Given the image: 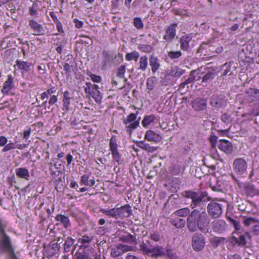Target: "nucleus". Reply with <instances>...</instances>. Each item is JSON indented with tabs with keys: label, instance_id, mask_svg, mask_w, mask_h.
Here are the masks:
<instances>
[{
	"label": "nucleus",
	"instance_id": "obj_1",
	"mask_svg": "<svg viewBox=\"0 0 259 259\" xmlns=\"http://www.w3.org/2000/svg\"><path fill=\"white\" fill-rule=\"evenodd\" d=\"M210 220L205 212H200L194 210L188 216L187 225L189 231L195 232L198 229L202 233H206L208 231Z\"/></svg>",
	"mask_w": 259,
	"mask_h": 259
},
{
	"label": "nucleus",
	"instance_id": "obj_2",
	"mask_svg": "<svg viewBox=\"0 0 259 259\" xmlns=\"http://www.w3.org/2000/svg\"><path fill=\"white\" fill-rule=\"evenodd\" d=\"M7 223L0 219V252L7 253L10 259H18L14 253L11 239L5 232Z\"/></svg>",
	"mask_w": 259,
	"mask_h": 259
},
{
	"label": "nucleus",
	"instance_id": "obj_3",
	"mask_svg": "<svg viewBox=\"0 0 259 259\" xmlns=\"http://www.w3.org/2000/svg\"><path fill=\"white\" fill-rule=\"evenodd\" d=\"M227 103L228 99L223 94H213L210 98L209 104L215 108H225Z\"/></svg>",
	"mask_w": 259,
	"mask_h": 259
},
{
	"label": "nucleus",
	"instance_id": "obj_4",
	"mask_svg": "<svg viewBox=\"0 0 259 259\" xmlns=\"http://www.w3.org/2000/svg\"><path fill=\"white\" fill-rule=\"evenodd\" d=\"M244 100L248 104L259 101V90L256 88H249L244 93Z\"/></svg>",
	"mask_w": 259,
	"mask_h": 259
},
{
	"label": "nucleus",
	"instance_id": "obj_5",
	"mask_svg": "<svg viewBox=\"0 0 259 259\" xmlns=\"http://www.w3.org/2000/svg\"><path fill=\"white\" fill-rule=\"evenodd\" d=\"M205 245V239L203 235L195 233L192 238V246L193 249L199 251L203 249Z\"/></svg>",
	"mask_w": 259,
	"mask_h": 259
},
{
	"label": "nucleus",
	"instance_id": "obj_6",
	"mask_svg": "<svg viewBox=\"0 0 259 259\" xmlns=\"http://www.w3.org/2000/svg\"><path fill=\"white\" fill-rule=\"evenodd\" d=\"M180 184L179 179L172 178L165 180L164 186L169 193H176L180 188Z\"/></svg>",
	"mask_w": 259,
	"mask_h": 259
},
{
	"label": "nucleus",
	"instance_id": "obj_7",
	"mask_svg": "<svg viewBox=\"0 0 259 259\" xmlns=\"http://www.w3.org/2000/svg\"><path fill=\"white\" fill-rule=\"evenodd\" d=\"M109 148L110 151L111 152L113 160L117 162L118 164H119L121 155L118 152L117 149L118 145L117 144L116 139L114 137H112L110 140Z\"/></svg>",
	"mask_w": 259,
	"mask_h": 259
},
{
	"label": "nucleus",
	"instance_id": "obj_8",
	"mask_svg": "<svg viewBox=\"0 0 259 259\" xmlns=\"http://www.w3.org/2000/svg\"><path fill=\"white\" fill-rule=\"evenodd\" d=\"M233 167L234 171L238 175H242L246 172L247 164L245 159L242 158H239L234 160Z\"/></svg>",
	"mask_w": 259,
	"mask_h": 259
},
{
	"label": "nucleus",
	"instance_id": "obj_9",
	"mask_svg": "<svg viewBox=\"0 0 259 259\" xmlns=\"http://www.w3.org/2000/svg\"><path fill=\"white\" fill-rule=\"evenodd\" d=\"M207 211L212 218H219L222 213L221 204L214 201L210 202L207 206Z\"/></svg>",
	"mask_w": 259,
	"mask_h": 259
},
{
	"label": "nucleus",
	"instance_id": "obj_10",
	"mask_svg": "<svg viewBox=\"0 0 259 259\" xmlns=\"http://www.w3.org/2000/svg\"><path fill=\"white\" fill-rule=\"evenodd\" d=\"M243 223L246 226H252L251 232L254 235H259V220L256 218L248 217L245 218Z\"/></svg>",
	"mask_w": 259,
	"mask_h": 259
},
{
	"label": "nucleus",
	"instance_id": "obj_11",
	"mask_svg": "<svg viewBox=\"0 0 259 259\" xmlns=\"http://www.w3.org/2000/svg\"><path fill=\"white\" fill-rule=\"evenodd\" d=\"M29 26L32 30L33 35H40L46 34V28L42 25L38 24L36 21L31 19L29 21Z\"/></svg>",
	"mask_w": 259,
	"mask_h": 259
},
{
	"label": "nucleus",
	"instance_id": "obj_12",
	"mask_svg": "<svg viewBox=\"0 0 259 259\" xmlns=\"http://www.w3.org/2000/svg\"><path fill=\"white\" fill-rule=\"evenodd\" d=\"M177 25L178 24L177 23H173L166 27L163 39L167 42H170L174 39L176 34V28Z\"/></svg>",
	"mask_w": 259,
	"mask_h": 259
},
{
	"label": "nucleus",
	"instance_id": "obj_13",
	"mask_svg": "<svg viewBox=\"0 0 259 259\" xmlns=\"http://www.w3.org/2000/svg\"><path fill=\"white\" fill-rule=\"evenodd\" d=\"M212 229L213 231L218 233H222L227 230V225L225 222L222 220H216L212 223Z\"/></svg>",
	"mask_w": 259,
	"mask_h": 259
},
{
	"label": "nucleus",
	"instance_id": "obj_14",
	"mask_svg": "<svg viewBox=\"0 0 259 259\" xmlns=\"http://www.w3.org/2000/svg\"><path fill=\"white\" fill-rule=\"evenodd\" d=\"M218 147L221 151L228 154H231L233 151V146L231 143L228 140H220L218 144Z\"/></svg>",
	"mask_w": 259,
	"mask_h": 259
},
{
	"label": "nucleus",
	"instance_id": "obj_15",
	"mask_svg": "<svg viewBox=\"0 0 259 259\" xmlns=\"http://www.w3.org/2000/svg\"><path fill=\"white\" fill-rule=\"evenodd\" d=\"M117 219L130 217L132 214V209L129 205H124L120 207L116 208Z\"/></svg>",
	"mask_w": 259,
	"mask_h": 259
},
{
	"label": "nucleus",
	"instance_id": "obj_16",
	"mask_svg": "<svg viewBox=\"0 0 259 259\" xmlns=\"http://www.w3.org/2000/svg\"><path fill=\"white\" fill-rule=\"evenodd\" d=\"M14 79L12 75H8V78L3 84L2 93L4 95H8L10 91L14 88Z\"/></svg>",
	"mask_w": 259,
	"mask_h": 259
},
{
	"label": "nucleus",
	"instance_id": "obj_17",
	"mask_svg": "<svg viewBox=\"0 0 259 259\" xmlns=\"http://www.w3.org/2000/svg\"><path fill=\"white\" fill-rule=\"evenodd\" d=\"M192 107L197 111L205 110L207 107L206 100L204 98H196L192 102Z\"/></svg>",
	"mask_w": 259,
	"mask_h": 259
},
{
	"label": "nucleus",
	"instance_id": "obj_18",
	"mask_svg": "<svg viewBox=\"0 0 259 259\" xmlns=\"http://www.w3.org/2000/svg\"><path fill=\"white\" fill-rule=\"evenodd\" d=\"M17 178L25 181H28L30 176L29 170L25 167H19L15 169Z\"/></svg>",
	"mask_w": 259,
	"mask_h": 259
},
{
	"label": "nucleus",
	"instance_id": "obj_19",
	"mask_svg": "<svg viewBox=\"0 0 259 259\" xmlns=\"http://www.w3.org/2000/svg\"><path fill=\"white\" fill-rule=\"evenodd\" d=\"M149 60L151 71L152 73H155L160 67V61L157 57L153 55L150 56Z\"/></svg>",
	"mask_w": 259,
	"mask_h": 259
},
{
	"label": "nucleus",
	"instance_id": "obj_20",
	"mask_svg": "<svg viewBox=\"0 0 259 259\" xmlns=\"http://www.w3.org/2000/svg\"><path fill=\"white\" fill-rule=\"evenodd\" d=\"M239 187L243 188L248 194H259V191L252 184L249 182L239 184Z\"/></svg>",
	"mask_w": 259,
	"mask_h": 259
},
{
	"label": "nucleus",
	"instance_id": "obj_21",
	"mask_svg": "<svg viewBox=\"0 0 259 259\" xmlns=\"http://www.w3.org/2000/svg\"><path fill=\"white\" fill-rule=\"evenodd\" d=\"M233 234L236 235L238 242V245L242 247L246 245L247 238H251V236L248 232H246L244 233H242L241 232L233 233Z\"/></svg>",
	"mask_w": 259,
	"mask_h": 259
},
{
	"label": "nucleus",
	"instance_id": "obj_22",
	"mask_svg": "<svg viewBox=\"0 0 259 259\" xmlns=\"http://www.w3.org/2000/svg\"><path fill=\"white\" fill-rule=\"evenodd\" d=\"M188 197H191L192 199L191 206L193 208L197 205L200 204V203L207 201L208 198L207 197V195H186Z\"/></svg>",
	"mask_w": 259,
	"mask_h": 259
},
{
	"label": "nucleus",
	"instance_id": "obj_23",
	"mask_svg": "<svg viewBox=\"0 0 259 259\" xmlns=\"http://www.w3.org/2000/svg\"><path fill=\"white\" fill-rule=\"evenodd\" d=\"M150 256L152 258H157L165 255V248L161 246H156L151 248Z\"/></svg>",
	"mask_w": 259,
	"mask_h": 259
},
{
	"label": "nucleus",
	"instance_id": "obj_24",
	"mask_svg": "<svg viewBox=\"0 0 259 259\" xmlns=\"http://www.w3.org/2000/svg\"><path fill=\"white\" fill-rule=\"evenodd\" d=\"M192 39V37L189 35L183 36L180 40L181 49L183 51H188L190 49L189 43Z\"/></svg>",
	"mask_w": 259,
	"mask_h": 259
},
{
	"label": "nucleus",
	"instance_id": "obj_25",
	"mask_svg": "<svg viewBox=\"0 0 259 259\" xmlns=\"http://www.w3.org/2000/svg\"><path fill=\"white\" fill-rule=\"evenodd\" d=\"M136 145L139 148L146 151L148 152L153 153L157 149V147H154L150 145L149 144L146 143L145 141H140L136 142Z\"/></svg>",
	"mask_w": 259,
	"mask_h": 259
},
{
	"label": "nucleus",
	"instance_id": "obj_26",
	"mask_svg": "<svg viewBox=\"0 0 259 259\" xmlns=\"http://www.w3.org/2000/svg\"><path fill=\"white\" fill-rule=\"evenodd\" d=\"M137 70L144 72L146 71L148 66V58L146 55L141 56L138 63Z\"/></svg>",
	"mask_w": 259,
	"mask_h": 259
},
{
	"label": "nucleus",
	"instance_id": "obj_27",
	"mask_svg": "<svg viewBox=\"0 0 259 259\" xmlns=\"http://www.w3.org/2000/svg\"><path fill=\"white\" fill-rule=\"evenodd\" d=\"M71 98L70 97L69 92L66 91L63 93V107L62 110L65 111H68L70 109V100Z\"/></svg>",
	"mask_w": 259,
	"mask_h": 259
},
{
	"label": "nucleus",
	"instance_id": "obj_28",
	"mask_svg": "<svg viewBox=\"0 0 259 259\" xmlns=\"http://www.w3.org/2000/svg\"><path fill=\"white\" fill-rule=\"evenodd\" d=\"M31 65V63H28L27 62L21 61L17 60L16 61V65L17 66L18 69L22 70L26 72H28L30 70V66Z\"/></svg>",
	"mask_w": 259,
	"mask_h": 259
},
{
	"label": "nucleus",
	"instance_id": "obj_29",
	"mask_svg": "<svg viewBox=\"0 0 259 259\" xmlns=\"http://www.w3.org/2000/svg\"><path fill=\"white\" fill-rule=\"evenodd\" d=\"M226 241L224 237H213L209 239L210 243L213 248H217L221 245H223Z\"/></svg>",
	"mask_w": 259,
	"mask_h": 259
},
{
	"label": "nucleus",
	"instance_id": "obj_30",
	"mask_svg": "<svg viewBox=\"0 0 259 259\" xmlns=\"http://www.w3.org/2000/svg\"><path fill=\"white\" fill-rule=\"evenodd\" d=\"M157 121V119L154 114L146 115L144 116L142 121V124L144 127H146L151 123H154Z\"/></svg>",
	"mask_w": 259,
	"mask_h": 259
},
{
	"label": "nucleus",
	"instance_id": "obj_31",
	"mask_svg": "<svg viewBox=\"0 0 259 259\" xmlns=\"http://www.w3.org/2000/svg\"><path fill=\"white\" fill-rule=\"evenodd\" d=\"M145 139L149 141H157L160 139L159 135L151 130L146 132L145 135Z\"/></svg>",
	"mask_w": 259,
	"mask_h": 259
},
{
	"label": "nucleus",
	"instance_id": "obj_32",
	"mask_svg": "<svg viewBox=\"0 0 259 259\" xmlns=\"http://www.w3.org/2000/svg\"><path fill=\"white\" fill-rule=\"evenodd\" d=\"M170 224L177 228H182L185 225V220L181 218H171L169 220Z\"/></svg>",
	"mask_w": 259,
	"mask_h": 259
},
{
	"label": "nucleus",
	"instance_id": "obj_33",
	"mask_svg": "<svg viewBox=\"0 0 259 259\" xmlns=\"http://www.w3.org/2000/svg\"><path fill=\"white\" fill-rule=\"evenodd\" d=\"M120 240L123 242L127 243L129 244L136 243V239L135 236L129 233L121 236L120 237Z\"/></svg>",
	"mask_w": 259,
	"mask_h": 259
},
{
	"label": "nucleus",
	"instance_id": "obj_34",
	"mask_svg": "<svg viewBox=\"0 0 259 259\" xmlns=\"http://www.w3.org/2000/svg\"><path fill=\"white\" fill-rule=\"evenodd\" d=\"M55 219L58 222H60L63 225L65 228L70 226V222L68 217L62 214H58L56 216Z\"/></svg>",
	"mask_w": 259,
	"mask_h": 259
},
{
	"label": "nucleus",
	"instance_id": "obj_35",
	"mask_svg": "<svg viewBox=\"0 0 259 259\" xmlns=\"http://www.w3.org/2000/svg\"><path fill=\"white\" fill-rule=\"evenodd\" d=\"M94 87L91 96L94 99L96 102L99 103L102 100V96L100 92L98 90L99 87L97 85Z\"/></svg>",
	"mask_w": 259,
	"mask_h": 259
},
{
	"label": "nucleus",
	"instance_id": "obj_36",
	"mask_svg": "<svg viewBox=\"0 0 259 259\" xmlns=\"http://www.w3.org/2000/svg\"><path fill=\"white\" fill-rule=\"evenodd\" d=\"M75 240L70 237H67L64 243V251L68 252L70 251L71 246L73 245Z\"/></svg>",
	"mask_w": 259,
	"mask_h": 259
},
{
	"label": "nucleus",
	"instance_id": "obj_37",
	"mask_svg": "<svg viewBox=\"0 0 259 259\" xmlns=\"http://www.w3.org/2000/svg\"><path fill=\"white\" fill-rule=\"evenodd\" d=\"M157 82V79L155 76H151L148 77L146 81V85L147 89L150 91L153 90L154 89Z\"/></svg>",
	"mask_w": 259,
	"mask_h": 259
},
{
	"label": "nucleus",
	"instance_id": "obj_38",
	"mask_svg": "<svg viewBox=\"0 0 259 259\" xmlns=\"http://www.w3.org/2000/svg\"><path fill=\"white\" fill-rule=\"evenodd\" d=\"M90 176L89 175H84L81 176L80 179V184L85 186H93L95 184L94 180H89Z\"/></svg>",
	"mask_w": 259,
	"mask_h": 259
},
{
	"label": "nucleus",
	"instance_id": "obj_39",
	"mask_svg": "<svg viewBox=\"0 0 259 259\" xmlns=\"http://www.w3.org/2000/svg\"><path fill=\"white\" fill-rule=\"evenodd\" d=\"M165 255H166L169 259H177L178 256L176 252L169 245H167L165 247Z\"/></svg>",
	"mask_w": 259,
	"mask_h": 259
},
{
	"label": "nucleus",
	"instance_id": "obj_40",
	"mask_svg": "<svg viewBox=\"0 0 259 259\" xmlns=\"http://www.w3.org/2000/svg\"><path fill=\"white\" fill-rule=\"evenodd\" d=\"M138 113V111H137L136 113H132L128 115L126 118L124 119L123 123L126 125V126L135 121Z\"/></svg>",
	"mask_w": 259,
	"mask_h": 259
},
{
	"label": "nucleus",
	"instance_id": "obj_41",
	"mask_svg": "<svg viewBox=\"0 0 259 259\" xmlns=\"http://www.w3.org/2000/svg\"><path fill=\"white\" fill-rule=\"evenodd\" d=\"M140 119L141 118L139 117L137 120L136 119L134 122L129 124L125 127L126 132L128 133L131 134L133 130H135L139 126Z\"/></svg>",
	"mask_w": 259,
	"mask_h": 259
},
{
	"label": "nucleus",
	"instance_id": "obj_42",
	"mask_svg": "<svg viewBox=\"0 0 259 259\" xmlns=\"http://www.w3.org/2000/svg\"><path fill=\"white\" fill-rule=\"evenodd\" d=\"M216 75V73L213 71H209L203 75L202 78L203 82H208L212 80Z\"/></svg>",
	"mask_w": 259,
	"mask_h": 259
},
{
	"label": "nucleus",
	"instance_id": "obj_43",
	"mask_svg": "<svg viewBox=\"0 0 259 259\" xmlns=\"http://www.w3.org/2000/svg\"><path fill=\"white\" fill-rule=\"evenodd\" d=\"M140 57L139 53L137 51H133L132 53H127L125 58L127 61L135 60L137 61Z\"/></svg>",
	"mask_w": 259,
	"mask_h": 259
},
{
	"label": "nucleus",
	"instance_id": "obj_44",
	"mask_svg": "<svg viewBox=\"0 0 259 259\" xmlns=\"http://www.w3.org/2000/svg\"><path fill=\"white\" fill-rule=\"evenodd\" d=\"M190 213V209L187 207L180 209L175 211L172 215L175 214L179 217H185Z\"/></svg>",
	"mask_w": 259,
	"mask_h": 259
},
{
	"label": "nucleus",
	"instance_id": "obj_45",
	"mask_svg": "<svg viewBox=\"0 0 259 259\" xmlns=\"http://www.w3.org/2000/svg\"><path fill=\"white\" fill-rule=\"evenodd\" d=\"M92 241V239L86 235H84L82 238H79L78 240V242L81 244V245L84 247L88 246L90 243Z\"/></svg>",
	"mask_w": 259,
	"mask_h": 259
},
{
	"label": "nucleus",
	"instance_id": "obj_46",
	"mask_svg": "<svg viewBox=\"0 0 259 259\" xmlns=\"http://www.w3.org/2000/svg\"><path fill=\"white\" fill-rule=\"evenodd\" d=\"M134 26L139 30L142 29L144 27V24L140 17H135L133 20Z\"/></svg>",
	"mask_w": 259,
	"mask_h": 259
},
{
	"label": "nucleus",
	"instance_id": "obj_47",
	"mask_svg": "<svg viewBox=\"0 0 259 259\" xmlns=\"http://www.w3.org/2000/svg\"><path fill=\"white\" fill-rule=\"evenodd\" d=\"M229 220L231 224H232L234 227L235 232L234 233H238L241 232L242 233V229L239 223V222L236 220L229 218Z\"/></svg>",
	"mask_w": 259,
	"mask_h": 259
},
{
	"label": "nucleus",
	"instance_id": "obj_48",
	"mask_svg": "<svg viewBox=\"0 0 259 259\" xmlns=\"http://www.w3.org/2000/svg\"><path fill=\"white\" fill-rule=\"evenodd\" d=\"M167 55L172 60L179 58L182 56L181 51H169L167 53Z\"/></svg>",
	"mask_w": 259,
	"mask_h": 259
},
{
	"label": "nucleus",
	"instance_id": "obj_49",
	"mask_svg": "<svg viewBox=\"0 0 259 259\" xmlns=\"http://www.w3.org/2000/svg\"><path fill=\"white\" fill-rule=\"evenodd\" d=\"M74 259H89V254L85 252L77 251L74 255Z\"/></svg>",
	"mask_w": 259,
	"mask_h": 259
},
{
	"label": "nucleus",
	"instance_id": "obj_50",
	"mask_svg": "<svg viewBox=\"0 0 259 259\" xmlns=\"http://www.w3.org/2000/svg\"><path fill=\"white\" fill-rule=\"evenodd\" d=\"M140 249L144 254H150L151 248H150L146 244L143 242L139 245Z\"/></svg>",
	"mask_w": 259,
	"mask_h": 259
},
{
	"label": "nucleus",
	"instance_id": "obj_51",
	"mask_svg": "<svg viewBox=\"0 0 259 259\" xmlns=\"http://www.w3.org/2000/svg\"><path fill=\"white\" fill-rule=\"evenodd\" d=\"M60 243L58 242L52 243L51 245V253L55 254L57 253L60 250Z\"/></svg>",
	"mask_w": 259,
	"mask_h": 259
},
{
	"label": "nucleus",
	"instance_id": "obj_52",
	"mask_svg": "<svg viewBox=\"0 0 259 259\" xmlns=\"http://www.w3.org/2000/svg\"><path fill=\"white\" fill-rule=\"evenodd\" d=\"M248 114L254 116H259V101L256 106L249 111Z\"/></svg>",
	"mask_w": 259,
	"mask_h": 259
},
{
	"label": "nucleus",
	"instance_id": "obj_53",
	"mask_svg": "<svg viewBox=\"0 0 259 259\" xmlns=\"http://www.w3.org/2000/svg\"><path fill=\"white\" fill-rule=\"evenodd\" d=\"M221 120L226 124H229L232 121L231 115L227 113L221 115Z\"/></svg>",
	"mask_w": 259,
	"mask_h": 259
},
{
	"label": "nucleus",
	"instance_id": "obj_54",
	"mask_svg": "<svg viewBox=\"0 0 259 259\" xmlns=\"http://www.w3.org/2000/svg\"><path fill=\"white\" fill-rule=\"evenodd\" d=\"M16 148V145L15 143L10 142L8 144H6L5 146L2 149L3 152H6L12 149Z\"/></svg>",
	"mask_w": 259,
	"mask_h": 259
},
{
	"label": "nucleus",
	"instance_id": "obj_55",
	"mask_svg": "<svg viewBox=\"0 0 259 259\" xmlns=\"http://www.w3.org/2000/svg\"><path fill=\"white\" fill-rule=\"evenodd\" d=\"M195 71H192L189 76V77L185 80V84H189L193 82L196 79V76L194 75Z\"/></svg>",
	"mask_w": 259,
	"mask_h": 259
},
{
	"label": "nucleus",
	"instance_id": "obj_56",
	"mask_svg": "<svg viewBox=\"0 0 259 259\" xmlns=\"http://www.w3.org/2000/svg\"><path fill=\"white\" fill-rule=\"evenodd\" d=\"M37 5L36 3H33L32 6L29 9V13L31 16H35L37 14Z\"/></svg>",
	"mask_w": 259,
	"mask_h": 259
},
{
	"label": "nucleus",
	"instance_id": "obj_57",
	"mask_svg": "<svg viewBox=\"0 0 259 259\" xmlns=\"http://www.w3.org/2000/svg\"><path fill=\"white\" fill-rule=\"evenodd\" d=\"M121 253L120 249L118 247L113 248L111 250L110 254L112 257H117Z\"/></svg>",
	"mask_w": 259,
	"mask_h": 259
},
{
	"label": "nucleus",
	"instance_id": "obj_58",
	"mask_svg": "<svg viewBox=\"0 0 259 259\" xmlns=\"http://www.w3.org/2000/svg\"><path fill=\"white\" fill-rule=\"evenodd\" d=\"M184 72V71L183 70L177 68L176 70L172 71L171 75L172 76L175 77H180L183 74Z\"/></svg>",
	"mask_w": 259,
	"mask_h": 259
},
{
	"label": "nucleus",
	"instance_id": "obj_59",
	"mask_svg": "<svg viewBox=\"0 0 259 259\" xmlns=\"http://www.w3.org/2000/svg\"><path fill=\"white\" fill-rule=\"evenodd\" d=\"M125 72V67L124 65H121L118 69L117 76L120 78H123Z\"/></svg>",
	"mask_w": 259,
	"mask_h": 259
},
{
	"label": "nucleus",
	"instance_id": "obj_60",
	"mask_svg": "<svg viewBox=\"0 0 259 259\" xmlns=\"http://www.w3.org/2000/svg\"><path fill=\"white\" fill-rule=\"evenodd\" d=\"M103 55L104 56L103 62L104 64H106L109 63L110 59L112 58V56H111L108 52L106 51L103 52Z\"/></svg>",
	"mask_w": 259,
	"mask_h": 259
},
{
	"label": "nucleus",
	"instance_id": "obj_61",
	"mask_svg": "<svg viewBox=\"0 0 259 259\" xmlns=\"http://www.w3.org/2000/svg\"><path fill=\"white\" fill-rule=\"evenodd\" d=\"M91 79L95 82H100L101 81V77L90 73L89 74Z\"/></svg>",
	"mask_w": 259,
	"mask_h": 259
},
{
	"label": "nucleus",
	"instance_id": "obj_62",
	"mask_svg": "<svg viewBox=\"0 0 259 259\" xmlns=\"http://www.w3.org/2000/svg\"><path fill=\"white\" fill-rule=\"evenodd\" d=\"M170 77L168 75H165L160 81L162 85L166 86L169 83Z\"/></svg>",
	"mask_w": 259,
	"mask_h": 259
},
{
	"label": "nucleus",
	"instance_id": "obj_63",
	"mask_svg": "<svg viewBox=\"0 0 259 259\" xmlns=\"http://www.w3.org/2000/svg\"><path fill=\"white\" fill-rule=\"evenodd\" d=\"M64 70L65 71L66 74L69 76L71 74V68L73 67L72 66H70L68 63H65L63 65Z\"/></svg>",
	"mask_w": 259,
	"mask_h": 259
},
{
	"label": "nucleus",
	"instance_id": "obj_64",
	"mask_svg": "<svg viewBox=\"0 0 259 259\" xmlns=\"http://www.w3.org/2000/svg\"><path fill=\"white\" fill-rule=\"evenodd\" d=\"M151 239L155 241H158L160 240V235L158 232H154L151 235Z\"/></svg>",
	"mask_w": 259,
	"mask_h": 259
}]
</instances>
